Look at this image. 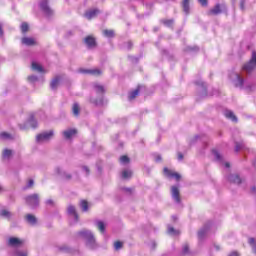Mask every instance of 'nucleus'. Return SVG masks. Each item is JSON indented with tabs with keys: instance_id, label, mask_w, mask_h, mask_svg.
Segmentation results:
<instances>
[{
	"instance_id": "c85d7f7f",
	"label": "nucleus",
	"mask_w": 256,
	"mask_h": 256,
	"mask_svg": "<svg viewBox=\"0 0 256 256\" xmlns=\"http://www.w3.org/2000/svg\"><path fill=\"white\" fill-rule=\"evenodd\" d=\"M189 1L190 0H183L182 2L183 11L186 13V15H189Z\"/></svg>"
},
{
	"instance_id": "a18cd8bd",
	"label": "nucleus",
	"mask_w": 256,
	"mask_h": 256,
	"mask_svg": "<svg viewBox=\"0 0 256 256\" xmlns=\"http://www.w3.org/2000/svg\"><path fill=\"white\" fill-rule=\"evenodd\" d=\"M241 149H243V145L236 143V146H235L236 153H239V151H241Z\"/></svg>"
},
{
	"instance_id": "f257e3e1",
	"label": "nucleus",
	"mask_w": 256,
	"mask_h": 256,
	"mask_svg": "<svg viewBox=\"0 0 256 256\" xmlns=\"http://www.w3.org/2000/svg\"><path fill=\"white\" fill-rule=\"evenodd\" d=\"M77 237H79V239H84V241H86V245L90 247V249H95V236L93 233H91V231L82 230L77 233Z\"/></svg>"
},
{
	"instance_id": "7ed1b4c3",
	"label": "nucleus",
	"mask_w": 256,
	"mask_h": 256,
	"mask_svg": "<svg viewBox=\"0 0 256 256\" xmlns=\"http://www.w3.org/2000/svg\"><path fill=\"white\" fill-rule=\"evenodd\" d=\"M26 205L31 209H37L39 207V194H30L25 198Z\"/></svg>"
},
{
	"instance_id": "4d7b16f0",
	"label": "nucleus",
	"mask_w": 256,
	"mask_h": 256,
	"mask_svg": "<svg viewBox=\"0 0 256 256\" xmlns=\"http://www.w3.org/2000/svg\"><path fill=\"white\" fill-rule=\"evenodd\" d=\"M183 159V154L181 152L178 153V161H181Z\"/></svg>"
},
{
	"instance_id": "e2e57ef3",
	"label": "nucleus",
	"mask_w": 256,
	"mask_h": 256,
	"mask_svg": "<svg viewBox=\"0 0 256 256\" xmlns=\"http://www.w3.org/2000/svg\"><path fill=\"white\" fill-rule=\"evenodd\" d=\"M225 167H226L227 169H229V168L231 167V165L229 164V162H226V163H225Z\"/></svg>"
},
{
	"instance_id": "7c9ffc66",
	"label": "nucleus",
	"mask_w": 256,
	"mask_h": 256,
	"mask_svg": "<svg viewBox=\"0 0 256 256\" xmlns=\"http://www.w3.org/2000/svg\"><path fill=\"white\" fill-rule=\"evenodd\" d=\"M80 207H81L82 211H84V212L89 211V203L87 202V200H82L80 202Z\"/></svg>"
},
{
	"instance_id": "5701e85b",
	"label": "nucleus",
	"mask_w": 256,
	"mask_h": 256,
	"mask_svg": "<svg viewBox=\"0 0 256 256\" xmlns=\"http://www.w3.org/2000/svg\"><path fill=\"white\" fill-rule=\"evenodd\" d=\"M140 91L141 89L138 87L136 90L130 92L128 95L129 101H133V99H135L139 95Z\"/></svg>"
},
{
	"instance_id": "b1692460",
	"label": "nucleus",
	"mask_w": 256,
	"mask_h": 256,
	"mask_svg": "<svg viewBox=\"0 0 256 256\" xmlns=\"http://www.w3.org/2000/svg\"><path fill=\"white\" fill-rule=\"evenodd\" d=\"M96 227H98L99 231L101 233H105V222L101 220H97L95 222Z\"/></svg>"
},
{
	"instance_id": "4c0bfd02",
	"label": "nucleus",
	"mask_w": 256,
	"mask_h": 256,
	"mask_svg": "<svg viewBox=\"0 0 256 256\" xmlns=\"http://www.w3.org/2000/svg\"><path fill=\"white\" fill-rule=\"evenodd\" d=\"M168 233L169 235H179V231L175 230V228L171 226L168 227Z\"/></svg>"
},
{
	"instance_id": "6e6552de",
	"label": "nucleus",
	"mask_w": 256,
	"mask_h": 256,
	"mask_svg": "<svg viewBox=\"0 0 256 256\" xmlns=\"http://www.w3.org/2000/svg\"><path fill=\"white\" fill-rule=\"evenodd\" d=\"M164 175H166V177H168L169 179H176V181H180L181 179V174L173 172L168 168H164Z\"/></svg>"
},
{
	"instance_id": "09e8293b",
	"label": "nucleus",
	"mask_w": 256,
	"mask_h": 256,
	"mask_svg": "<svg viewBox=\"0 0 256 256\" xmlns=\"http://www.w3.org/2000/svg\"><path fill=\"white\" fill-rule=\"evenodd\" d=\"M202 7H207V0H198Z\"/></svg>"
},
{
	"instance_id": "f3484780",
	"label": "nucleus",
	"mask_w": 256,
	"mask_h": 256,
	"mask_svg": "<svg viewBox=\"0 0 256 256\" xmlns=\"http://www.w3.org/2000/svg\"><path fill=\"white\" fill-rule=\"evenodd\" d=\"M235 77H236V79L234 80L235 87H240V89H242V87L245 83V80L239 74H235Z\"/></svg>"
},
{
	"instance_id": "e433bc0d",
	"label": "nucleus",
	"mask_w": 256,
	"mask_h": 256,
	"mask_svg": "<svg viewBox=\"0 0 256 256\" xmlns=\"http://www.w3.org/2000/svg\"><path fill=\"white\" fill-rule=\"evenodd\" d=\"M130 159L127 156H121L120 157V163H122V165H127V163H129Z\"/></svg>"
},
{
	"instance_id": "338daca9",
	"label": "nucleus",
	"mask_w": 256,
	"mask_h": 256,
	"mask_svg": "<svg viewBox=\"0 0 256 256\" xmlns=\"http://www.w3.org/2000/svg\"><path fill=\"white\" fill-rule=\"evenodd\" d=\"M217 251H219V246H216Z\"/></svg>"
},
{
	"instance_id": "69168bd1",
	"label": "nucleus",
	"mask_w": 256,
	"mask_h": 256,
	"mask_svg": "<svg viewBox=\"0 0 256 256\" xmlns=\"http://www.w3.org/2000/svg\"><path fill=\"white\" fill-rule=\"evenodd\" d=\"M251 191H252V193H256V188L252 187Z\"/></svg>"
},
{
	"instance_id": "f704fd0d",
	"label": "nucleus",
	"mask_w": 256,
	"mask_h": 256,
	"mask_svg": "<svg viewBox=\"0 0 256 256\" xmlns=\"http://www.w3.org/2000/svg\"><path fill=\"white\" fill-rule=\"evenodd\" d=\"M28 123H29L30 127H32V129H36L37 121L35 120V118H33V116L30 117Z\"/></svg>"
},
{
	"instance_id": "603ef678",
	"label": "nucleus",
	"mask_w": 256,
	"mask_h": 256,
	"mask_svg": "<svg viewBox=\"0 0 256 256\" xmlns=\"http://www.w3.org/2000/svg\"><path fill=\"white\" fill-rule=\"evenodd\" d=\"M46 205L54 206V205H55V203L53 202V200H52V199H48V200H46Z\"/></svg>"
},
{
	"instance_id": "423d86ee",
	"label": "nucleus",
	"mask_w": 256,
	"mask_h": 256,
	"mask_svg": "<svg viewBox=\"0 0 256 256\" xmlns=\"http://www.w3.org/2000/svg\"><path fill=\"white\" fill-rule=\"evenodd\" d=\"M39 7L46 17H52L53 9L49 6V0H40Z\"/></svg>"
},
{
	"instance_id": "dca6fc26",
	"label": "nucleus",
	"mask_w": 256,
	"mask_h": 256,
	"mask_svg": "<svg viewBox=\"0 0 256 256\" xmlns=\"http://www.w3.org/2000/svg\"><path fill=\"white\" fill-rule=\"evenodd\" d=\"M224 116L226 119H230L231 121H233L234 123H237V116H235V113H233V111L231 110H225L224 111Z\"/></svg>"
},
{
	"instance_id": "0e129e2a",
	"label": "nucleus",
	"mask_w": 256,
	"mask_h": 256,
	"mask_svg": "<svg viewBox=\"0 0 256 256\" xmlns=\"http://www.w3.org/2000/svg\"><path fill=\"white\" fill-rule=\"evenodd\" d=\"M133 47V44L131 42H128V49H131Z\"/></svg>"
},
{
	"instance_id": "9d476101",
	"label": "nucleus",
	"mask_w": 256,
	"mask_h": 256,
	"mask_svg": "<svg viewBox=\"0 0 256 256\" xmlns=\"http://www.w3.org/2000/svg\"><path fill=\"white\" fill-rule=\"evenodd\" d=\"M99 13H101L100 9H97V8L90 9L85 12L84 17H86V19L91 20V19H94V17H97Z\"/></svg>"
},
{
	"instance_id": "bb28decb",
	"label": "nucleus",
	"mask_w": 256,
	"mask_h": 256,
	"mask_svg": "<svg viewBox=\"0 0 256 256\" xmlns=\"http://www.w3.org/2000/svg\"><path fill=\"white\" fill-rule=\"evenodd\" d=\"M0 215L1 217H5V219H11V217H13V214H11L9 210H5V209L0 211Z\"/></svg>"
},
{
	"instance_id": "1a4fd4ad",
	"label": "nucleus",
	"mask_w": 256,
	"mask_h": 256,
	"mask_svg": "<svg viewBox=\"0 0 256 256\" xmlns=\"http://www.w3.org/2000/svg\"><path fill=\"white\" fill-rule=\"evenodd\" d=\"M85 45H87L88 49H95L97 47V41L95 40V37L93 36H87L84 39Z\"/></svg>"
},
{
	"instance_id": "4be33fe9",
	"label": "nucleus",
	"mask_w": 256,
	"mask_h": 256,
	"mask_svg": "<svg viewBox=\"0 0 256 256\" xmlns=\"http://www.w3.org/2000/svg\"><path fill=\"white\" fill-rule=\"evenodd\" d=\"M32 70L37 71L38 73H45V69H43V66H41L37 62H32Z\"/></svg>"
},
{
	"instance_id": "864d4df0",
	"label": "nucleus",
	"mask_w": 256,
	"mask_h": 256,
	"mask_svg": "<svg viewBox=\"0 0 256 256\" xmlns=\"http://www.w3.org/2000/svg\"><path fill=\"white\" fill-rule=\"evenodd\" d=\"M249 244H250V245H256V244H255V238H250V239H249Z\"/></svg>"
},
{
	"instance_id": "58836bf2",
	"label": "nucleus",
	"mask_w": 256,
	"mask_h": 256,
	"mask_svg": "<svg viewBox=\"0 0 256 256\" xmlns=\"http://www.w3.org/2000/svg\"><path fill=\"white\" fill-rule=\"evenodd\" d=\"M114 248H115L116 251H119V249H122V248H123V242H121V241H116V242L114 243Z\"/></svg>"
},
{
	"instance_id": "cd10ccee",
	"label": "nucleus",
	"mask_w": 256,
	"mask_h": 256,
	"mask_svg": "<svg viewBox=\"0 0 256 256\" xmlns=\"http://www.w3.org/2000/svg\"><path fill=\"white\" fill-rule=\"evenodd\" d=\"M212 153L215 157V160L218 161L219 163H223V156L219 153L217 150H212Z\"/></svg>"
},
{
	"instance_id": "49530a36",
	"label": "nucleus",
	"mask_w": 256,
	"mask_h": 256,
	"mask_svg": "<svg viewBox=\"0 0 256 256\" xmlns=\"http://www.w3.org/2000/svg\"><path fill=\"white\" fill-rule=\"evenodd\" d=\"M2 139H9L10 135L7 132H3L2 134H0Z\"/></svg>"
},
{
	"instance_id": "f8f14e48",
	"label": "nucleus",
	"mask_w": 256,
	"mask_h": 256,
	"mask_svg": "<svg viewBox=\"0 0 256 256\" xmlns=\"http://www.w3.org/2000/svg\"><path fill=\"white\" fill-rule=\"evenodd\" d=\"M55 173H56V175H59L60 177H62V179H66L67 181H70V179H72V177H73V176H71V174H68L67 172L63 171V169H61V167H56Z\"/></svg>"
},
{
	"instance_id": "ea45409f",
	"label": "nucleus",
	"mask_w": 256,
	"mask_h": 256,
	"mask_svg": "<svg viewBox=\"0 0 256 256\" xmlns=\"http://www.w3.org/2000/svg\"><path fill=\"white\" fill-rule=\"evenodd\" d=\"M183 255H189V244H184L182 247Z\"/></svg>"
},
{
	"instance_id": "052dcab7",
	"label": "nucleus",
	"mask_w": 256,
	"mask_h": 256,
	"mask_svg": "<svg viewBox=\"0 0 256 256\" xmlns=\"http://www.w3.org/2000/svg\"><path fill=\"white\" fill-rule=\"evenodd\" d=\"M252 251H253V253H255V255H256V244L252 246Z\"/></svg>"
},
{
	"instance_id": "79ce46f5",
	"label": "nucleus",
	"mask_w": 256,
	"mask_h": 256,
	"mask_svg": "<svg viewBox=\"0 0 256 256\" xmlns=\"http://www.w3.org/2000/svg\"><path fill=\"white\" fill-rule=\"evenodd\" d=\"M35 185V181L33 179H30L24 189H31Z\"/></svg>"
},
{
	"instance_id": "8fccbe9b",
	"label": "nucleus",
	"mask_w": 256,
	"mask_h": 256,
	"mask_svg": "<svg viewBox=\"0 0 256 256\" xmlns=\"http://www.w3.org/2000/svg\"><path fill=\"white\" fill-rule=\"evenodd\" d=\"M16 256H27V252L17 251Z\"/></svg>"
},
{
	"instance_id": "6ab92c4d",
	"label": "nucleus",
	"mask_w": 256,
	"mask_h": 256,
	"mask_svg": "<svg viewBox=\"0 0 256 256\" xmlns=\"http://www.w3.org/2000/svg\"><path fill=\"white\" fill-rule=\"evenodd\" d=\"M74 135H77L76 129H69L63 132V136L65 139H71Z\"/></svg>"
},
{
	"instance_id": "412c9836",
	"label": "nucleus",
	"mask_w": 256,
	"mask_h": 256,
	"mask_svg": "<svg viewBox=\"0 0 256 256\" xmlns=\"http://www.w3.org/2000/svg\"><path fill=\"white\" fill-rule=\"evenodd\" d=\"M26 221L29 225H37V218L33 214H27Z\"/></svg>"
},
{
	"instance_id": "de8ad7c7",
	"label": "nucleus",
	"mask_w": 256,
	"mask_h": 256,
	"mask_svg": "<svg viewBox=\"0 0 256 256\" xmlns=\"http://www.w3.org/2000/svg\"><path fill=\"white\" fill-rule=\"evenodd\" d=\"M240 9H241L242 11H245V0H241V1H240Z\"/></svg>"
},
{
	"instance_id": "3c124183",
	"label": "nucleus",
	"mask_w": 256,
	"mask_h": 256,
	"mask_svg": "<svg viewBox=\"0 0 256 256\" xmlns=\"http://www.w3.org/2000/svg\"><path fill=\"white\" fill-rule=\"evenodd\" d=\"M82 169H83L84 172H86V175H89V173H90L89 167L82 166Z\"/></svg>"
},
{
	"instance_id": "ddd939ff",
	"label": "nucleus",
	"mask_w": 256,
	"mask_h": 256,
	"mask_svg": "<svg viewBox=\"0 0 256 256\" xmlns=\"http://www.w3.org/2000/svg\"><path fill=\"white\" fill-rule=\"evenodd\" d=\"M8 244L11 247H21V245H23V240L16 238V237H11L8 240Z\"/></svg>"
},
{
	"instance_id": "0eeeda50",
	"label": "nucleus",
	"mask_w": 256,
	"mask_h": 256,
	"mask_svg": "<svg viewBox=\"0 0 256 256\" xmlns=\"http://www.w3.org/2000/svg\"><path fill=\"white\" fill-rule=\"evenodd\" d=\"M171 195L176 203H181V194L179 192V187L172 186L171 187Z\"/></svg>"
},
{
	"instance_id": "39448f33",
	"label": "nucleus",
	"mask_w": 256,
	"mask_h": 256,
	"mask_svg": "<svg viewBox=\"0 0 256 256\" xmlns=\"http://www.w3.org/2000/svg\"><path fill=\"white\" fill-rule=\"evenodd\" d=\"M242 69L246 73H251V71H254L256 69V51H252L251 59L248 63L244 64Z\"/></svg>"
},
{
	"instance_id": "4468645a",
	"label": "nucleus",
	"mask_w": 256,
	"mask_h": 256,
	"mask_svg": "<svg viewBox=\"0 0 256 256\" xmlns=\"http://www.w3.org/2000/svg\"><path fill=\"white\" fill-rule=\"evenodd\" d=\"M67 211H68V215H72V217H74L75 219V222L77 223V221H79V214H77V210L75 209V206L69 205Z\"/></svg>"
},
{
	"instance_id": "2f4dec72",
	"label": "nucleus",
	"mask_w": 256,
	"mask_h": 256,
	"mask_svg": "<svg viewBox=\"0 0 256 256\" xmlns=\"http://www.w3.org/2000/svg\"><path fill=\"white\" fill-rule=\"evenodd\" d=\"M133 172L131 170H124L122 172V179H131Z\"/></svg>"
},
{
	"instance_id": "aec40b11",
	"label": "nucleus",
	"mask_w": 256,
	"mask_h": 256,
	"mask_svg": "<svg viewBox=\"0 0 256 256\" xmlns=\"http://www.w3.org/2000/svg\"><path fill=\"white\" fill-rule=\"evenodd\" d=\"M22 44L31 47V45H35V39L31 37H24L22 38Z\"/></svg>"
},
{
	"instance_id": "bf43d9fd",
	"label": "nucleus",
	"mask_w": 256,
	"mask_h": 256,
	"mask_svg": "<svg viewBox=\"0 0 256 256\" xmlns=\"http://www.w3.org/2000/svg\"><path fill=\"white\" fill-rule=\"evenodd\" d=\"M229 256H239V254L237 252H232Z\"/></svg>"
},
{
	"instance_id": "c756f323",
	"label": "nucleus",
	"mask_w": 256,
	"mask_h": 256,
	"mask_svg": "<svg viewBox=\"0 0 256 256\" xmlns=\"http://www.w3.org/2000/svg\"><path fill=\"white\" fill-rule=\"evenodd\" d=\"M207 231H209V227L205 226L204 228H202V229L198 232V238H199V239H203V237H205V235H207Z\"/></svg>"
},
{
	"instance_id": "2eb2a0df",
	"label": "nucleus",
	"mask_w": 256,
	"mask_h": 256,
	"mask_svg": "<svg viewBox=\"0 0 256 256\" xmlns=\"http://www.w3.org/2000/svg\"><path fill=\"white\" fill-rule=\"evenodd\" d=\"M228 181L230 183H235L236 185H241L242 180L241 177H239V175L237 174H231L228 176Z\"/></svg>"
},
{
	"instance_id": "20e7f679",
	"label": "nucleus",
	"mask_w": 256,
	"mask_h": 256,
	"mask_svg": "<svg viewBox=\"0 0 256 256\" xmlns=\"http://www.w3.org/2000/svg\"><path fill=\"white\" fill-rule=\"evenodd\" d=\"M55 135L53 130L42 132L36 136V143H47V141H51Z\"/></svg>"
},
{
	"instance_id": "37998d69",
	"label": "nucleus",
	"mask_w": 256,
	"mask_h": 256,
	"mask_svg": "<svg viewBox=\"0 0 256 256\" xmlns=\"http://www.w3.org/2000/svg\"><path fill=\"white\" fill-rule=\"evenodd\" d=\"M59 250L62 251L63 253H71V249L67 246H61Z\"/></svg>"
},
{
	"instance_id": "72a5a7b5",
	"label": "nucleus",
	"mask_w": 256,
	"mask_h": 256,
	"mask_svg": "<svg viewBox=\"0 0 256 256\" xmlns=\"http://www.w3.org/2000/svg\"><path fill=\"white\" fill-rule=\"evenodd\" d=\"M103 35L105 37L111 38V37H115V32L113 30H104Z\"/></svg>"
},
{
	"instance_id": "a878e982",
	"label": "nucleus",
	"mask_w": 256,
	"mask_h": 256,
	"mask_svg": "<svg viewBox=\"0 0 256 256\" xmlns=\"http://www.w3.org/2000/svg\"><path fill=\"white\" fill-rule=\"evenodd\" d=\"M81 111V108L79 107L78 103H74L72 106V112L75 117H79V113Z\"/></svg>"
},
{
	"instance_id": "c03bdc74",
	"label": "nucleus",
	"mask_w": 256,
	"mask_h": 256,
	"mask_svg": "<svg viewBox=\"0 0 256 256\" xmlns=\"http://www.w3.org/2000/svg\"><path fill=\"white\" fill-rule=\"evenodd\" d=\"M37 76L32 75V76H28V81H30V83H35V81H37Z\"/></svg>"
},
{
	"instance_id": "5fc2aeb1",
	"label": "nucleus",
	"mask_w": 256,
	"mask_h": 256,
	"mask_svg": "<svg viewBox=\"0 0 256 256\" xmlns=\"http://www.w3.org/2000/svg\"><path fill=\"white\" fill-rule=\"evenodd\" d=\"M3 34H4V32H3V25L0 24V37H3Z\"/></svg>"
},
{
	"instance_id": "a211bd4d",
	"label": "nucleus",
	"mask_w": 256,
	"mask_h": 256,
	"mask_svg": "<svg viewBox=\"0 0 256 256\" xmlns=\"http://www.w3.org/2000/svg\"><path fill=\"white\" fill-rule=\"evenodd\" d=\"M221 13V4H216L211 10H209L208 15H219Z\"/></svg>"
},
{
	"instance_id": "c9c22d12",
	"label": "nucleus",
	"mask_w": 256,
	"mask_h": 256,
	"mask_svg": "<svg viewBox=\"0 0 256 256\" xmlns=\"http://www.w3.org/2000/svg\"><path fill=\"white\" fill-rule=\"evenodd\" d=\"M21 31L22 33H27V31H29V24H27V22L21 24Z\"/></svg>"
},
{
	"instance_id": "680f3d73",
	"label": "nucleus",
	"mask_w": 256,
	"mask_h": 256,
	"mask_svg": "<svg viewBox=\"0 0 256 256\" xmlns=\"http://www.w3.org/2000/svg\"><path fill=\"white\" fill-rule=\"evenodd\" d=\"M196 85H201L203 87V85H205V84L203 83V81H198V82H196Z\"/></svg>"
},
{
	"instance_id": "9b49d317",
	"label": "nucleus",
	"mask_w": 256,
	"mask_h": 256,
	"mask_svg": "<svg viewBox=\"0 0 256 256\" xmlns=\"http://www.w3.org/2000/svg\"><path fill=\"white\" fill-rule=\"evenodd\" d=\"M78 73H83L84 75L99 76V75H101V70H99V69H83V68H80L78 70Z\"/></svg>"
},
{
	"instance_id": "13d9d810",
	"label": "nucleus",
	"mask_w": 256,
	"mask_h": 256,
	"mask_svg": "<svg viewBox=\"0 0 256 256\" xmlns=\"http://www.w3.org/2000/svg\"><path fill=\"white\" fill-rule=\"evenodd\" d=\"M161 155H158V156H156V159H155V161H156V163H159V161H161Z\"/></svg>"
},
{
	"instance_id": "6e6d98bb",
	"label": "nucleus",
	"mask_w": 256,
	"mask_h": 256,
	"mask_svg": "<svg viewBox=\"0 0 256 256\" xmlns=\"http://www.w3.org/2000/svg\"><path fill=\"white\" fill-rule=\"evenodd\" d=\"M188 51H199V47L188 48Z\"/></svg>"
},
{
	"instance_id": "a19ab883",
	"label": "nucleus",
	"mask_w": 256,
	"mask_h": 256,
	"mask_svg": "<svg viewBox=\"0 0 256 256\" xmlns=\"http://www.w3.org/2000/svg\"><path fill=\"white\" fill-rule=\"evenodd\" d=\"M162 23L164 25H166L167 27H171V25H173L174 23V20L173 19H170V20H162Z\"/></svg>"
},
{
	"instance_id": "f03ea898",
	"label": "nucleus",
	"mask_w": 256,
	"mask_h": 256,
	"mask_svg": "<svg viewBox=\"0 0 256 256\" xmlns=\"http://www.w3.org/2000/svg\"><path fill=\"white\" fill-rule=\"evenodd\" d=\"M93 89L99 98H98V100L91 98L90 101H91V103H93L94 105L99 107V106L103 105V95H105V86L95 83V84H93Z\"/></svg>"
},
{
	"instance_id": "774afa93",
	"label": "nucleus",
	"mask_w": 256,
	"mask_h": 256,
	"mask_svg": "<svg viewBox=\"0 0 256 256\" xmlns=\"http://www.w3.org/2000/svg\"><path fill=\"white\" fill-rule=\"evenodd\" d=\"M127 191H131L130 189H127Z\"/></svg>"
},
{
	"instance_id": "393cba45",
	"label": "nucleus",
	"mask_w": 256,
	"mask_h": 256,
	"mask_svg": "<svg viewBox=\"0 0 256 256\" xmlns=\"http://www.w3.org/2000/svg\"><path fill=\"white\" fill-rule=\"evenodd\" d=\"M59 81H60V78L59 76L55 77L52 81H51V84H50V87L53 91H55V89H57V87H59Z\"/></svg>"
},
{
	"instance_id": "473e14b6",
	"label": "nucleus",
	"mask_w": 256,
	"mask_h": 256,
	"mask_svg": "<svg viewBox=\"0 0 256 256\" xmlns=\"http://www.w3.org/2000/svg\"><path fill=\"white\" fill-rule=\"evenodd\" d=\"M11 155H13V151L9 149H5L3 152L4 159H11Z\"/></svg>"
}]
</instances>
